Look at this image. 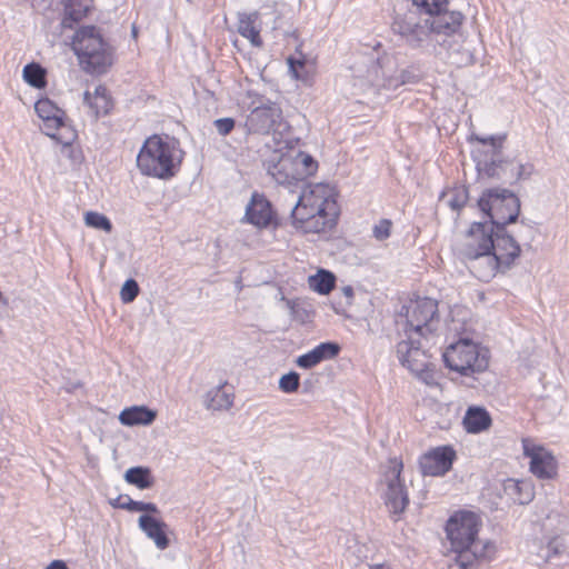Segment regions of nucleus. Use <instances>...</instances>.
I'll return each mask as SVG.
<instances>
[{"label": "nucleus", "mask_w": 569, "mask_h": 569, "mask_svg": "<svg viewBox=\"0 0 569 569\" xmlns=\"http://www.w3.org/2000/svg\"><path fill=\"white\" fill-rule=\"evenodd\" d=\"M461 12L425 16L417 10H408L403 14H396L391 30L398 34L402 42L411 49H425L439 43L438 36L456 34L462 24Z\"/></svg>", "instance_id": "f257e3e1"}, {"label": "nucleus", "mask_w": 569, "mask_h": 569, "mask_svg": "<svg viewBox=\"0 0 569 569\" xmlns=\"http://www.w3.org/2000/svg\"><path fill=\"white\" fill-rule=\"evenodd\" d=\"M479 528V517L471 511L456 512L447 521V538L461 566H471L470 559H488L493 549L491 542L477 539Z\"/></svg>", "instance_id": "f03ea898"}, {"label": "nucleus", "mask_w": 569, "mask_h": 569, "mask_svg": "<svg viewBox=\"0 0 569 569\" xmlns=\"http://www.w3.org/2000/svg\"><path fill=\"white\" fill-rule=\"evenodd\" d=\"M181 161L182 151L178 142L157 136L146 140L137 157V166L142 174L162 180L174 177Z\"/></svg>", "instance_id": "7ed1b4c3"}, {"label": "nucleus", "mask_w": 569, "mask_h": 569, "mask_svg": "<svg viewBox=\"0 0 569 569\" xmlns=\"http://www.w3.org/2000/svg\"><path fill=\"white\" fill-rule=\"evenodd\" d=\"M73 50L82 68L90 73H106L113 62L111 46L94 26L81 27L76 32Z\"/></svg>", "instance_id": "20e7f679"}, {"label": "nucleus", "mask_w": 569, "mask_h": 569, "mask_svg": "<svg viewBox=\"0 0 569 569\" xmlns=\"http://www.w3.org/2000/svg\"><path fill=\"white\" fill-rule=\"evenodd\" d=\"M493 227L488 222H473L462 239L456 244V252L469 270L479 279V269L487 263V256L492 244Z\"/></svg>", "instance_id": "39448f33"}, {"label": "nucleus", "mask_w": 569, "mask_h": 569, "mask_svg": "<svg viewBox=\"0 0 569 569\" xmlns=\"http://www.w3.org/2000/svg\"><path fill=\"white\" fill-rule=\"evenodd\" d=\"M479 209L489 218L488 224L503 228L517 221L520 213L519 198L508 189H487L478 200Z\"/></svg>", "instance_id": "423d86ee"}, {"label": "nucleus", "mask_w": 569, "mask_h": 569, "mask_svg": "<svg viewBox=\"0 0 569 569\" xmlns=\"http://www.w3.org/2000/svg\"><path fill=\"white\" fill-rule=\"evenodd\" d=\"M445 365L461 376L483 372L489 366L488 350L469 339L451 343L442 355Z\"/></svg>", "instance_id": "0eeeda50"}, {"label": "nucleus", "mask_w": 569, "mask_h": 569, "mask_svg": "<svg viewBox=\"0 0 569 569\" xmlns=\"http://www.w3.org/2000/svg\"><path fill=\"white\" fill-rule=\"evenodd\" d=\"M439 325L438 302L431 298L411 301L406 307V335L416 342L417 338L428 341Z\"/></svg>", "instance_id": "6e6552de"}, {"label": "nucleus", "mask_w": 569, "mask_h": 569, "mask_svg": "<svg viewBox=\"0 0 569 569\" xmlns=\"http://www.w3.org/2000/svg\"><path fill=\"white\" fill-rule=\"evenodd\" d=\"M493 248L487 256V263L479 269V280L489 281L497 271L509 269L520 256L521 249L515 238L503 228H493Z\"/></svg>", "instance_id": "1a4fd4ad"}, {"label": "nucleus", "mask_w": 569, "mask_h": 569, "mask_svg": "<svg viewBox=\"0 0 569 569\" xmlns=\"http://www.w3.org/2000/svg\"><path fill=\"white\" fill-rule=\"evenodd\" d=\"M34 110L43 121V132L63 146H70L76 139V131L66 123V112L50 99L43 98L36 102Z\"/></svg>", "instance_id": "9d476101"}, {"label": "nucleus", "mask_w": 569, "mask_h": 569, "mask_svg": "<svg viewBox=\"0 0 569 569\" xmlns=\"http://www.w3.org/2000/svg\"><path fill=\"white\" fill-rule=\"evenodd\" d=\"M402 469V461L393 458L389 460L387 471L385 472L386 490L383 492V500L389 512L396 517V521L409 505L408 492L401 479Z\"/></svg>", "instance_id": "9b49d317"}, {"label": "nucleus", "mask_w": 569, "mask_h": 569, "mask_svg": "<svg viewBox=\"0 0 569 569\" xmlns=\"http://www.w3.org/2000/svg\"><path fill=\"white\" fill-rule=\"evenodd\" d=\"M246 127L249 133H282L288 129L282 110L278 103L267 101L253 108L247 117Z\"/></svg>", "instance_id": "f8f14e48"}, {"label": "nucleus", "mask_w": 569, "mask_h": 569, "mask_svg": "<svg viewBox=\"0 0 569 569\" xmlns=\"http://www.w3.org/2000/svg\"><path fill=\"white\" fill-rule=\"evenodd\" d=\"M473 139L481 142L482 144H488L492 148V154L490 160L480 161L477 164L478 171L487 176L488 178H496L502 180L505 182H509L511 184V176H510V163H513L511 159H502L501 148L506 140V134H497V136H488V137H479L475 136Z\"/></svg>", "instance_id": "ddd939ff"}, {"label": "nucleus", "mask_w": 569, "mask_h": 569, "mask_svg": "<svg viewBox=\"0 0 569 569\" xmlns=\"http://www.w3.org/2000/svg\"><path fill=\"white\" fill-rule=\"evenodd\" d=\"M456 451L450 446H441L426 452L419 459L423 476L439 477L446 475L452 467Z\"/></svg>", "instance_id": "4468645a"}, {"label": "nucleus", "mask_w": 569, "mask_h": 569, "mask_svg": "<svg viewBox=\"0 0 569 569\" xmlns=\"http://www.w3.org/2000/svg\"><path fill=\"white\" fill-rule=\"evenodd\" d=\"M330 201L322 198L313 190L305 191L291 210V221L296 229L299 224H305L313 214L325 213V206H330Z\"/></svg>", "instance_id": "2eb2a0df"}, {"label": "nucleus", "mask_w": 569, "mask_h": 569, "mask_svg": "<svg viewBox=\"0 0 569 569\" xmlns=\"http://www.w3.org/2000/svg\"><path fill=\"white\" fill-rule=\"evenodd\" d=\"M421 339L417 338L416 342H411V339L407 338V340L400 341L397 346V355L400 362L413 375L431 365L423 350L425 345L421 342Z\"/></svg>", "instance_id": "dca6fc26"}, {"label": "nucleus", "mask_w": 569, "mask_h": 569, "mask_svg": "<svg viewBox=\"0 0 569 569\" xmlns=\"http://www.w3.org/2000/svg\"><path fill=\"white\" fill-rule=\"evenodd\" d=\"M244 218L247 222L262 229L269 227L274 218L271 203L259 193H253L246 207Z\"/></svg>", "instance_id": "f3484780"}, {"label": "nucleus", "mask_w": 569, "mask_h": 569, "mask_svg": "<svg viewBox=\"0 0 569 569\" xmlns=\"http://www.w3.org/2000/svg\"><path fill=\"white\" fill-rule=\"evenodd\" d=\"M530 457V471L540 479H551L557 473V463L551 453L539 448L529 451L525 450Z\"/></svg>", "instance_id": "a211bd4d"}, {"label": "nucleus", "mask_w": 569, "mask_h": 569, "mask_svg": "<svg viewBox=\"0 0 569 569\" xmlns=\"http://www.w3.org/2000/svg\"><path fill=\"white\" fill-rule=\"evenodd\" d=\"M139 528L151 539L158 549L164 550L169 547V539L166 533L167 523L150 515H141L138 520Z\"/></svg>", "instance_id": "6ab92c4d"}, {"label": "nucleus", "mask_w": 569, "mask_h": 569, "mask_svg": "<svg viewBox=\"0 0 569 569\" xmlns=\"http://www.w3.org/2000/svg\"><path fill=\"white\" fill-rule=\"evenodd\" d=\"M266 169L269 176L278 184H291L297 178L291 171V159L289 157H282L274 154L266 163Z\"/></svg>", "instance_id": "aec40b11"}, {"label": "nucleus", "mask_w": 569, "mask_h": 569, "mask_svg": "<svg viewBox=\"0 0 569 569\" xmlns=\"http://www.w3.org/2000/svg\"><path fill=\"white\" fill-rule=\"evenodd\" d=\"M157 418V411L146 406H132L124 408L119 415V421L123 426H149Z\"/></svg>", "instance_id": "412c9836"}, {"label": "nucleus", "mask_w": 569, "mask_h": 569, "mask_svg": "<svg viewBox=\"0 0 569 569\" xmlns=\"http://www.w3.org/2000/svg\"><path fill=\"white\" fill-rule=\"evenodd\" d=\"M83 102L91 109L94 119H98L101 114H107L112 108L108 89L102 84L97 86L93 93L86 91Z\"/></svg>", "instance_id": "4be33fe9"}, {"label": "nucleus", "mask_w": 569, "mask_h": 569, "mask_svg": "<svg viewBox=\"0 0 569 569\" xmlns=\"http://www.w3.org/2000/svg\"><path fill=\"white\" fill-rule=\"evenodd\" d=\"M491 418L488 411L481 407H469L463 417V427L470 433H478L488 429Z\"/></svg>", "instance_id": "5701e85b"}, {"label": "nucleus", "mask_w": 569, "mask_h": 569, "mask_svg": "<svg viewBox=\"0 0 569 569\" xmlns=\"http://www.w3.org/2000/svg\"><path fill=\"white\" fill-rule=\"evenodd\" d=\"M233 393L221 385L207 391L203 403L208 410H229L233 406Z\"/></svg>", "instance_id": "b1692460"}, {"label": "nucleus", "mask_w": 569, "mask_h": 569, "mask_svg": "<svg viewBox=\"0 0 569 569\" xmlns=\"http://www.w3.org/2000/svg\"><path fill=\"white\" fill-rule=\"evenodd\" d=\"M259 19L257 11L251 13H239L238 14V32L246 39H248L252 46L260 47L262 40L260 38V30L257 29L256 22Z\"/></svg>", "instance_id": "393cba45"}, {"label": "nucleus", "mask_w": 569, "mask_h": 569, "mask_svg": "<svg viewBox=\"0 0 569 569\" xmlns=\"http://www.w3.org/2000/svg\"><path fill=\"white\" fill-rule=\"evenodd\" d=\"M503 490L512 501L519 505L528 503L533 498L530 485L526 481L507 479L503 483Z\"/></svg>", "instance_id": "a878e982"}, {"label": "nucleus", "mask_w": 569, "mask_h": 569, "mask_svg": "<svg viewBox=\"0 0 569 569\" xmlns=\"http://www.w3.org/2000/svg\"><path fill=\"white\" fill-rule=\"evenodd\" d=\"M89 11V3L86 0H68L64 6L62 24L66 28H72L73 23L83 19Z\"/></svg>", "instance_id": "bb28decb"}, {"label": "nucleus", "mask_w": 569, "mask_h": 569, "mask_svg": "<svg viewBox=\"0 0 569 569\" xmlns=\"http://www.w3.org/2000/svg\"><path fill=\"white\" fill-rule=\"evenodd\" d=\"M423 78V71L417 64H411L402 69L398 77L389 78L383 83L388 89H397L399 86L417 83Z\"/></svg>", "instance_id": "cd10ccee"}, {"label": "nucleus", "mask_w": 569, "mask_h": 569, "mask_svg": "<svg viewBox=\"0 0 569 569\" xmlns=\"http://www.w3.org/2000/svg\"><path fill=\"white\" fill-rule=\"evenodd\" d=\"M335 274L325 269L318 270L313 276L309 277V287L320 295H328L335 288Z\"/></svg>", "instance_id": "c85d7f7f"}, {"label": "nucleus", "mask_w": 569, "mask_h": 569, "mask_svg": "<svg viewBox=\"0 0 569 569\" xmlns=\"http://www.w3.org/2000/svg\"><path fill=\"white\" fill-rule=\"evenodd\" d=\"M124 480L139 489H148L153 485L150 469L140 466L129 468L124 473Z\"/></svg>", "instance_id": "c756f323"}, {"label": "nucleus", "mask_w": 569, "mask_h": 569, "mask_svg": "<svg viewBox=\"0 0 569 569\" xmlns=\"http://www.w3.org/2000/svg\"><path fill=\"white\" fill-rule=\"evenodd\" d=\"M412 6H415L417 11H420V13H423L425 16H432L436 17V14H446V13H453L455 11H448L447 4L448 0H411Z\"/></svg>", "instance_id": "7c9ffc66"}, {"label": "nucleus", "mask_w": 569, "mask_h": 569, "mask_svg": "<svg viewBox=\"0 0 569 569\" xmlns=\"http://www.w3.org/2000/svg\"><path fill=\"white\" fill-rule=\"evenodd\" d=\"M113 507L129 510V511H147L150 513H158L159 509L156 503L153 502H143V501H136L131 499L129 496H119L114 503H112Z\"/></svg>", "instance_id": "2f4dec72"}, {"label": "nucleus", "mask_w": 569, "mask_h": 569, "mask_svg": "<svg viewBox=\"0 0 569 569\" xmlns=\"http://www.w3.org/2000/svg\"><path fill=\"white\" fill-rule=\"evenodd\" d=\"M46 69L36 62L28 63L23 68V79L30 86L41 89L47 84Z\"/></svg>", "instance_id": "473e14b6"}, {"label": "nucleus", "mask_w": 569, "mask_h": 569, "mask_svg": "<svg viewBox=\"0 0 569 569\" xmlns=\"http://www.w3.org/2000/svg\"><path fill=\"white\" fill-rule=\"evenodd\" d=\"M327 207L325 206V213L313 214L305 224H299L298 230H301L303 233H319L323 231L329 223Z\"/></svg>", "instance_id": "72a5a7b5"}, {"label": "nucleus", "mask_w": 569, "mask_h": 569, "mask_svg": "<svg viewBox=\"0 0 569 569\" xmlns=\"http://www.w3.org/2000/svg\"><path fill=\"white\" fill-rule=\"evenodd\" d=\"M84 222L88 227L103 230L106 232L112 231V223L109 220V218L102 213L96 212V211H88L84 214Z\"/></svg>", "instance_id": "f704fd0d"}, {"label": "nucleus", "mask_w": 569, "mask_h": 569, "mask_svg": "<svg viewBox=\"0 0 569 569\" xmlns=\"http://www.w3.org/2000/svg\"><path fill=\"white\" fill-rule=\"evenodd\" d=\"M300 386V375L296 371H290L279 379V388L286 393H293L298 391Z\"/></svg>", "instance_id": "c9c22d12"}, {"label": "nucleus", "mask_w": 569, "mask_h": 569, "mask_svg": "<svg viewBox=\"0 0 569 569\" xmlns=\"http://www.w3.org/2000/svg\"><path fill=\"white\" fill-rule=\"evenodd\" d=\"M510 176H511V184L529 178L533 172V164L531 163H520L513 160V163H510Z\"/></svg>", "instance_id": "e433bc0d"}, {"label": "nucleus", "mask_w": 569, "mask_h": 569, "mask_svg": "<svg viewBox=\"0 0 569 569\" xmlns=\"http://www.w3.org/2000/svg\"><path fill=\"white\" fill-rule=\"evenodd\" d=\"M468 201V190L465 187L456 188L449 193L448 206L460 211Z\"/></svg>", "instance_id": "4c0bfd02"}, {"label": "nucleus", "mask_w": 569, "mask_h": 569, "mask_svg": "<svg viewBox=\"0 0 569 569\" xmlns=\"http://www.w3.org/2000/svg\"><path fill=\"white\" fill-rule=\"evenodd\" d=\"M316 353L319 356L321 361L327 359H332L337 357L340 352V346L336 342H321L316 348H313Z\"/></svg>", "instance_id": "58836bf2"}, {"label": "nucleus", "mask_w": 569, "mask_h": 569, "mask_svg": "<svg viewBox=\"0 0 569 569\" xmlns=\"http://www.w3.org/2000/svg\"><path fill=\"white\" fill-rule=\"evenodd\" d=\"M139 290H140L139 284L136 280H133V279L126 280V282L123 283L121 291H120V297H121L122 302L123 303L132 302L139 295Z\"/></svg>", "instance_id": "ea45409f"}, {"label": "nucleus", "mask_w": 569, "mask_h": 569, "mask_svg": "<svg viewBox=\"0 0 569 569\" xmlns=\"http://www.w3.org/2000/svg\"><path fill=\"white\" fill-rule=\"evenodd\" d=\"M415 376L428 387L438 386V375L436 372V367L432 363L423 368L421 371L416 372Z\"/></svg>", "instance_id": "a19ab883"}, {"label": "nucleus", "mask_w": 569, "mask_h": 569, "mask_svg": "<svg viewBox=\"0 0 569 569\" xmlns=\"http://www.w3.org/2000/svg\"><path fill=\"white\" fill-rule=\"evenodd\" d=\"M391 228H392V222L391 220L389 219H381L375 227H373V230H372V233H373V237L379 240V241H383L386 239H388L391 234Z\"/></svg>", "instance_id": "79ce46f5"}, {"label": "nucleus", "mask_w": 569, "mask_h": 569, "mask_svg": "<svg viewBox=\"0 0 569 569\" xmlns=\"http://www.w3.org/2000/svg\"><path fill=\"white\" fill-rule=\"evenodd\" d=\"M320 362L321 359L313 349L305 355L299 356L296 360L297 366L302 369H311Z\"/></svg>", "instance_id": "37998d69"}, {"label": "nucleus", "mask_w": 569, "mask_h": 569, "mask_svg": "<svg viewBox=\"0 0 569 569\" xmlns=\"http://www.w3.org/2000/svg\"><path fill=\"white\" fill-rule=\"evenodd\" d=\"M236 121L232 118H220L213 121V126L221 136L229 134L234 128Z\"/></svg>", "instance_id": "c03bdc74"}, {"label": "nucleus", "mask_w": 569, "mask_h": 569, "mask_svg": "<svg viewBox=\"0 0 569 569\" xmlns=\"http://www.w3.org/2000/svg\"><path fill=\"white\" fill-rule=\"evenodd\" d=\"M301 163L303 166V173L309 176L312 174L317 170V161L309 154H300Z\"/></svg>", "instance_id": "a18cd8bd"}, {"label": "nucleus", "mask_w": 569, "mask_h": 569, "mask_svg": "<svg viewBox=\"0 0 569 569\" xmlns=\"http://www.w3.org/2000/svg\"><path fill=\"white\" fill-rule=\"evenodd\" d=\"M288 63H289V69L292 72L293 77L296 79H299L300 77H299V73H298V68H303L305 62L302 60H297V59H293V58H289L288 59Z\"/></svg>", "instance_id": "49530a36"}, {"label": "nucleus", "mask_w": 569, "mask_h": 569, "mask_svg": "<svg viewBox=\"0 0 569 569\" xmlns=\"http://www.w3.org/2000/svg\"><path fill=\"white\" fill-rule=\"evenodd\" d=\"M471 566H461L460 561L457 560V557L455 558V563L450 565L448 569H476L478 563L480 561H483L485 559H470Z\"/></svg>", "instance_id": "de8ad7c7"}, {"label": "nucleus", "mask_w": 569, "mask_h": 569, "mask_svg": "<svg viewBox=\"0 0 569 569\" xmlns=\"http://www.w3.org/2000/svg\"><path fill=\"white\" fill-rule=\"evenodd\" d=\"M46 569H68V567L63 561L54 560Z\"/></svg>", "instance_id": "09e8293b"}, {"label": "nucleus", "mask_w": 569, "mask_h": 569, "mask_svg": "<svg viewBox=\"0 0 569 569\" xmlns=\"http://www.w3.org/2000/svg\"><path fill=\"white\" fill-rule=\"evenodd\" d=\"M342 292H343V295H345L347 298H349V299H351V298L353 297V289H352V287H350V286L345 287V288L342 289Z\"/></svg>", "instance_id": "8fccbe9b"}, {"label": "nucleus", "mask_w": 569, "mask_h": 569, "mask_svg": "<svg viewBox=\"0 0 569 569\" xmlns=\"http://www.w3.org/2000/svg\"><path fill=\"white\" fill-rule=\"evenodd\" d=\"M369 569H391V567L388 563H376V565H370Z\"/></svg>", "instance_id": "3c124183"}, {"label": "nucleus", "mask_w": 569, "mask_h": 569, "mask_svg": "<svg viewBox=\"0 0 569 569\" xmlns=\"http://www.w3.org/2000/svg\"><path fill=\"white\" fill-rule=\"evenodd\" d=\"M132 33H133V36H136V34H137L136 27H133V28H132Z\"/></svg>", "instance_id": "603ef678"}, {"label": "nucleus", "mask_w": 569, "mask_h": 569, "mask_svg": "<svg viewBox=\"0 0 569 569\" xmlns=\"http://www.w3.org/2000/svg\"><path fill=\"white\" fill-rule=\"evenodd\" d=\"M2 300V292L0 291V301Z\"/></svg>", "instance_id": "864d4df0"}]
</instances>
